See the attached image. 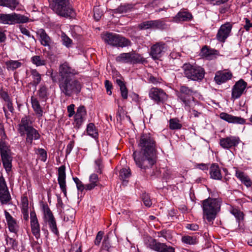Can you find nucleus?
<instances>
[{
  "label": "nucleus",
  "instance_id": "obj_1",
  "mask_svg": "<svg viewBox=\"0 0 252 252\" xmlns=\"http://www.w3.org/2000/svg\"><path fill=\"white\" fill-rule=\"evenodd\" d=\"M137 143L139 153L135 151L132 155L136 165L143 170L151 168L157 160L155 140L150 133H143Z\"/></svg>",
  "mask_w": 252,
  "mask_h": 252
},
{
  "label": "nucleus",
  "instance_id": "obj_2",
  "mask_svg": "<svg viewBox=\"0 0 252 252\" xmlns=\"http://www.w3.org/2000/svg\"><path fill=\"white\" fill-rule=\"evenodd\" d=\"M59 73V86L61 94L69 97L81 92L83 85L74 77L78 72L70 67L68 63L65 62L61 64Z\"/></svg>",
  "mask_w": 252,
  "mask_h": 252
},
{
  "label": "nucleus",
  "instance_id": "obj_3",
  "mask_svg": "<svg viewBox=\"0 0 252 252\" xmlns=\"http://www.w3.org/2000/svg\"><path fill=\"white\" fill-rule=\"evenodd\" d=\"M32 121L29 116L23 117L17 125V131L21 136H26V142L32 145L33 140H38L40 135L32 126Z\"/></svg>",
  "mask_w": 252,
  "mask_h": 252
},
{
  "label": "nucleus",
  "instance_id": "obj_4",
  "mask_svg": "<svg viewBox=\"0 0 252 252\" xmlns=\"http://www.w3.org/2000/svg\"><path fill=\"white\" fill-rule=\"evenodd\" d=\"M50 6L58 15L68 18L74 15V10L69 0H49Z\"/></svg>",
  "mask_w": 252,
  "mask_h": 252
},
{
  "label": "nucleus",
  "instance_id": "obj_5",
  "mask_svg": "<svg viewBox=\"0 0 252 252\" xmlns=\"http://www.w3.org/2000/svg\"><path fill=\"white\" fill-rule=\"evenodd\" d=\"M220 202L216 198L209 197L202 202L203 218L211 222L215 220L217 213L220 211Z\"/></svg>",
  "mask_w": 252,
  "mask_h": 252
},
{
  "label": "nucleus",
  "instance_id": "obj_6",
  "mask_svg": "<svg viewBox=\"0 0 252 252\" xmlns=\"http://www.w3.org/2000/svg\"><path fill=\"white\" fill-rule=\"evenodd\" d=\"M102 38L108 45L117 48H124L131 45V41L126 37L115 33L106 32Z\"/></svg>",
  "mask_w": 252,
  "mask_h": 252
},
{
  "label": "nucleus",
  "instance_id": "obj_7",
  "mask_svg": "<svg viewBox=\"0 0 252 252\" xmlns=\"http://www.w3.org/2000/svg\"><path fill=\"white\" fill-rule=\"evenodd\" d=\"M0 155L3 166L8 173L12 169L13 157L10 146L2 139H0Z\"/></svg>",
  "mask_w": 252,
  "mask_h": 252
},
{
  "label": "nucleus",
  "instance_id": "obj_8",
  "mask_svg": "<svg viewBox=\"0 0 252 252\" xmlns=\"http://www.w3.org/2000/svg\"><path fill=\"white\" fill-rule=\"evenodd\" d=\"M185 76L193 81H201L204 76L205 71L200 66H194L189 63H185L182 66Z\"/></svg>",
  "mask_w": 252,
  "mask_h": 252
},
{
  "label": "nucleus",
  "instance_id": "obj_9",
  "mask_svg": "<svg viewBox=\"0 0 252 252\" xmlns=\"http://www.w3.org/2000/svg\"><path fill=\"white\" fill-rule=\"evenodd\" d=\"M116 61L124 63H144L146 60L141 55L135 52L123 53L116 58Z\"/></svg>",
  "mask_w": 252,
  "mask_h": 252
},
{
  "label": "nucleus",
  "instance_id": "obj_10",
  "mask_svg": "<svg viewBox=\"0 0 252 252\" xmlns=\"http://www.w3.org/2000/svg\"><path fill=\"white\" fill-rule=\"evenodd\" d=\"M29 21V18L26 16L13 13L11 14L0 13V23L4 25H14L26 23Z\"/></svg>",
  "mask_w": 252,
  "mask_h": 252
},
{
  "label": "nucleus",
  "instance_id": "obj_11",
  "mask_svg": "<svg viewBox=\"0 0 252 252\" xmlns=\"http://www.w3.org/2000/svg\"><path fill=\"white\" fill-rule=\"evenodd\" d=\"M41 207L43 213L44 221L48 224L51 231L58 236L59 232L57 226L56 219L51 210L47 203L42 204Z\"/></svg>",
  "mask_w": 252,
  "mask_h": 252
},
{
  "label": "nucleus",
  "instance_id": "obj_12",
  "mask_svg": "<svg viewBox=\"0 0 252 252\" xmlns=\"http://www.w3.org/2000/svg\"><path fill=\"white\" fill-rule=\"evenodd\" d=\"M193 94V90L185 85L181 86L176 93L178 98L185 104V109L189 107Z\"/></svg>",
  "mask_w": 252,
  "mask_h": 252
},
{
  "label": "nucleus",
  "instance_id": "obj_13",
  "mask_svg": "<svg viewBox=\"0 0 252 252\" xmlns=\"http://www.w3.org/2000/svg\"><path fill=\"white\" fill-rule=\"evenodd\" d=\"M11 200L6 182L2 174L0 173V202L1 204H7Z\"/></svg>",
  "mask_w": 252,
  "mask_h": 252
},
{
  "label": "nucleus",
  "instance_id": "obj_14",
  "mask_svg": "<svg viewBox=\"0 0 252 252\" xmlns=\"http://www.w3.org/2000/svg\"><path fill=\"white\" fill-rule=\"evenodd\" d=\"M149 97L157 104L163 103L167 98L168 95L161 89L152 88L149 92Z\"/></svg>",
  "mask_w": 252,
  "mask_h": 252
},
{
  "label": "nucleus",
  "instance_id": "obj_15",
  "mask_svg": "<svg viewBox=\"0 0 252 252\" xmlns=\"http://www.w3.org/2000/svg\"><path fill=\"white\" fill-rule=\"evenodd\" d=\"M167 50V46L165 43L162 42H157L151 46L150 55L154 60H158Z\"/></svg>",
  "mask_w": 252,
  "mask_h": 252
},
{
  "label": "nucleus",
  "instance_id": "obj_16",
  "mask_svg": "<svg viewBox=\"0 0 252 252\" xmlns=\"http://www.w3.org/2000/svg\"><path fill=\"white\" fill-rule=\"evenodd\" d=\"M232 28V24L229 22L222 25L218 31L216 39L220 42H224L230 35Z\"/></svg>",
  "mask_w": 252,
  "mask_h": 252
},
{
  "label": "nucleus",
  "instance_id": "obj_17",
  "mask_svg": "<svg viewBox=\"0 0 252 252\" xmlns=\"http://www.w3.org/2000/svg\"><path fill=\"white\" fill-rule=\"evenodd\" d=\"M247 86V83L243 80L241 79L237 81L232 88V100H235L241 97L244 93Z\"/></svg>",
  "mask_w": 252,
  "mask_h": 252
},
{
  "label": "nucleus",
  "instance_id": "obj_18",
  "mask_svg": "<svg viewBox=\"0 0 252 252\" xmlns=\"http://www.w3.org/2000/svg\"><path fill=\"white\" fill-rule=\"evenodd\" d=\"M239 137L236 136H229L225 138H221L220 140V145L224 149H229L232 147H236L240 142Z\"/></svg>",
  "mask_w": 252,
  "mask_h": 252
},
{
  "label": "nucleus",
  "instance_id": "obj_19",
  "mask_svg": "<svg viewBox=\"0 0 252 252\" xmlns=\"http://www.w3.org/2000/svg\"><path fill=\"white\" fill-rule=\"evenodd\" d=\"M30 225L31 231L36 239L40 237V229L38 220L34 211L30 213Z\"/></svg>",
  "mask_w": 252,
  "mask_h": 252
},
{
  "label": "nucleus",
  "instance_id": "obj_20",
  "mask_svg": "<svg viewBox=\"0 0 252 252\" xmlns=\"http://www.w3.org/2000/svg\"><path fill=\"white\" fill-rule=\"evenodd\" d=\"M165 23L160 20L147 21L139 25V28L141 30L148 29H163L165 28Z\"/></svg>",
  "mask_w": 252,
  "mask_h": 252
},
{
  "label": "nucleus",
  "instance_id": "obj_21",
  "mask_svg": "<svg viewBox=\"0 0 252 252\" xmlns=\"http://www.w3.org/2000/svg\"><path fill=\"white\" fill-rule=\"evenodd\" d=\"M65 167L64 165L61 166L58 169V181L61 190L65 196H66Z\"/></svg>",
  "mask_w": 252,
  "mask_h": 252
},
{
  "label": "nucleus",
  "instance_id": "obj_22",
  "mask_svg": "<svg viewBox=\"0 0 252 252\" xmlns=\"http://www.w3.org/2000/svg\"><path fill=\"white\" fill-rule=\"evenodd\" d=\"M86 115V110L84 106H80L77 108L74 116V124L76 127L78 128L80 127L85 120Z\"/></svg>",
  "mask_w": 252,
  "mask_h": 252
},
{
  "label": "nucleus",
  "instance_id": "obj_23",
  "mask_svg": "<svg viewBox=\"0 0 252 252\" xmlns=\"http://www.w3.org/2000/svg\"><path fill=\"white\" fill-rule=\"evenodd\" d=\"M4 215L9 231L10 232L17 234L19 229L17 220L6 210L4 211Z\"/></svg>",
  "mask_w": 252,
  "mask_h": 252
},
{
  "label": "nucleus",
  "instance_id": "obj_24",
  "mask_svg": "<svg viewBox=\"0 0 252 252\" xmlns=\"http://www.w3.org/2000/svg\"><path fill=\"white\" fill-rule=\"evenodd\" d=\"M220 118L229 123L243 125L246 123V120L240 117L234 116L232 115L222 112L220 115Z\"/></svg>",
  "mask_w": 252,
  "mask_h": 252
},
{
  "label": "nucleus",
  "instance_id": "obj_25",
  "mask_svg": "<svg viewBox=\"0 0 252 252\" xmlns=\"http://www.w3.org/2000/svg\"><path fill=\"white\" fill-rule=\"evenodd\" d=\"M232 77L230 71H219L216 72L214 80L217 84L220 85L230 80Z\"/></svg>",
  "mask_w": 252,
  "mask_h": 252
},
{
  "label": "nucleus",
  "instance_id": "obj_26",
  "mask_svg": "<svg viewBox=\"0 0 252 252\" xmlns=\"http://www.w3.org/2000/svg\"><path fill=\"white\" fill-rule=\"evenodd\" d=\"M192 18L191 13L185 9H182L173 17V21L177 23L188 22L191 21Z\"/></svg>",
  "mask_w": 252,
  "mask_h": 252
},
{
  "label": "nucleus",
  "instance_id": "obj_27",
  "mask_svg": "<svg viewBox=\"0 0 252 252\" xmlns=\"http://www.w3.org/2000/svg\"><path fill=\"white\" fill-rule=\"evenodd\" d=\"M37 33L40 37L39 40L41 44L44 46H47L50 48L52 40L45 30L42 29H40L38 31Z\"/></svg>",
  "mask_w": 252,
  "mask_h": 252
},
{
  "label": "nucleus",
  "instance_id": "obj_28",
  "mask_svg": "<svg viewBox=\"0 0 252 252\" xmlns=\"http://www.w3.org/2000/svg\"><path fill=\"white\" fill-rule=\"evenodd\" d=\"M210 175L212 179L214 180H221L222 175L219 166L217 163H213L210 167Z\"/></svg>",
  "mask_w": 252,
  "mask_h": 252
},
{
  "label": "nucleus",
  "instance_id": "obj_29",
  "mask_svg": "<svg viewBox=\"0 0 252 252\" xmlns=\"http://www.w3.org/2000/svg\"><path fill=\"white\" fill-rule=\"evenodd\" d=\"M235 176L247 187H250L252 186V182L250 178L244 172L237 169L235 172Z\"/></svg>",
  "mask_w": 252,
  "mask_h": 252
},
{
  "label": "nucleus",
  "instance_id": "obj_30",
  "mask_svg": "<svg viewBox=\"0 0 252 252\" xmlns=\"http://www.w3.org/2000/svg\"><path fill=\"white\" fill-rule=\"evenodd\" d=\"M90 183L86 185V190H91L98 185V177L95 174H92L89 177Z\"/></svg>",
  "mask_w": 252,
  "mask_h": 252
},
{
  "label": "nucleus",
  "instance_id": "obj_31",
  "mask_svg": "<svg viewBox=\"0 0 252 252\" xmlns=\"http://www.w3.org/2000/svg\"><path fill=\"white\" fill-rule=\"evenodd\" d=\"M31 102L32 107L37 116L38 117H42L43 115V110L40 105L38 100L33 96H32Z\"/></svg>",
  "mask_w": 252,
  "mask_h": 252
},
{
  "label": "nucleus",
  "instance_id": "obj_32",
  "mask_svg": "<svg viewBox=\"0 0 252 252\" xmlns=\"http://www.w3.org/2000/svg\"><path fill=\"white\" fill-rule=\"evenodd\" d=\"M18 4V0H0V6L6 7L11 10H15Z\"/></svg>",
  "mask_w": 252,
  "mask_h": 252
},
{
  "label": "nucleus",
  "instance_id": "obj_33",
  "mask_svg": "<svg viewBox=\"0 0 252 252\" xmlns=\"http://www.w3.org/2000/svg\"><path fill=\"white\" fill-rule=\"evenodd\" d=\"M31 76L32 79V85L35 87L37 86L41 80V74L35 69H32L30 70Z\"/></svg>",
  "mask_w": 252,
  "mask_h": 252
},
{
  "label": "nucleus",
  "instance_id": "obj_34",
  "mask_svg": "<svg viewBox=\"0 0 252 252\" xmlns=\"http://www.w3.org/2000/svg\"><path fill=\"white\" fill-rule=\"evenodd\" d=\"M4 236L6 241V245L8 246V248L13 250H17L18 247V242L16 240L9 237L6 232L4 234Z\"/></svg>",
  "mask_w": 252,
  "mask_h": 252
},
{
  "label": "nucleus",
  "instance_id": "obj_35",
  "mask_svg": "<svg viewBox=\"0 0 252 252\" xmlns=\"http://www.w3.org/2000/svg\"><path fill=\"white\" fill-rule=\"evenodd\" d=\"M22 64V63L19 61L10 60L5 63L7 70L12 71H14L20 67Z\"/></svg>",
  "mask_w": 252,
  "mask_h": 252
},
{
  "label": "nucleus",
  "instance_id": "obj_36",
  "mask_svg": "<svg viewBox=\"0 0 252 252\" xmlns=\"http://www.w3.org/2000/svg\"><path fill=\"white\" fill-rule=\"evenodd\" d=\"M87 132L90 136L94 138H97L98 134L97 130L93 123H89L87 127Z\"/></svg>",
  "mask_w": 252,
  "mask_h": 252
},
{
  "label": "nucleus",
  "instance_id": "obj_37",
  "mask_svg": "<svg viewBox=\"0 0 252 252\" xmlns=\"http://www.w3.org/2000/svg\"><path fill=\"white\" fill-rule=\"evenodd\" d=\"M31 62L36 66L45 65L46 64V61L40 56H34L31 58Z\"/></svg>",
  "mask_w": 252,
  "mask_h": 252
},
{
  "label": "nucleus",
  "instance_id": "obj_38",
  "mask_svg": "<svg viewBox=\"0 0 252 252\" xmlns=\"http://www.w3.org/2000/svg\"><path fill=\"white\" fill-rule=\"evenodd\" d=\"M131 8H132V6L130 4L121 5L117 8L112 10V12L113 13H126Z\"/></svg>",
  "mask_w": 252,
  "mask_h": 252
},
{
  "label": "nucleus",
  "instance_id": "obj_39",
  "mask_svg": "<svg viewBox=\"0 0 252 252\" xmlns=\"http://www.w3.org/2000/svg\"><path fill=\"white\" fill-rule=\"evenodd\" d=\"M230 213L235 216L237 220L239 222L244 219V213L240 210L233 208L230 210Z\"/></svg>",
  "mask_w": 252,
  "mask_h": 252
},
{
  "label": "nucleus",
  "instance_id": "obj_40",
  "mask_svg": "<svg viewBox=\"0 0 252 252\" xmlns=\"http://www.w3.org/2000/svg\"><path fill=\"white\" fill-rule=\"evenodd\" d=\"M182 127L180 123L179 120L177 119H171L169 121V127L171 129H179Z\"/></svg>",
  "mask_w": 252,
  "mask_h": 252
},
{
  "label": "nucleus",
  "instance_id": "obj_41",
  "mask_svg": "<svg viewBox=\"0 0 252 252\" xmlns=\"http://www.w3.org/2000/svg\"><path fill=\"white\" fill-rule=\"evenodd\" d=\"M182 242L188 245H194L196 244V239L194 237L185 235L182 237Z\"/></svg>",
  "mask_w": 252,
  "mask_h": 252
},
{
  "label": "nucleus",
  "instance_id": "obj_42",
  "mask_svg": "<svg viewBox=\"0 0 252 252\" xmlns=\"http://www.w3.org/2000/svg\"><path fill=\"white\" fill-rule=\"evenodd\" d=\"M61 38L63 44L66 47H69L72 44V40L68 37L65 33L63 32H62Z\"/></svg>",
  "mask_w": 252,
  "mask_h": 252
},
{
  "label": "nucleus",
  "instance_id": "obj_43",
  "mask_svg": "<svg viewBox=\"0 0 252 252\" xmlns=\"http://www.w3.org/2000/svg\"><path fill=\"white\" fill-rule=\"evenodd\" d=\"M131 176L129 168H123L120 171V178L123 181H126Z\"/></svg>",
  "mask_w": 252,
  "mask_h": 252
},
{
  "label": "nucleus",
  "instance_id": "obj_44",
  "mask_svg": "<svg viewBox=\"0 0 252 252\" xmlns=\"http://www.w3.org/2000/svg\"><path fill=\"white\" fill-rule=\"evenodd\" d=\"M40 98L46 100L48 97V89L44 85H41L38 91Z\"/></svg>",
  "mask_w": 252,
  "mask_h": 252
},
{
  "label": "nucleus",
  "instance_id": "obj_45",
  "mask_svg": "<svg viewBox=\"0 0 252 252\" xmlns=\"http://www.w3.org/2000/svg\"><path fill=\"white\" fill-rule=\"evenodd\" d=\"M142 199L144 204L147 207H150L152 204L150 197L148 194L143 193L142 195Z\"/></svg>",
  "mask_w": 252,
  "mask_h": 252
},
{
  "label": "nucleus",
  "instance_id": "obj_46",
  "mask_svg": "<svg viewBox=\"0 0 252 252\" xmlns=\"http://www.w3.org/2000/svg\"><path fill=\"white\" fill-rule=\"evenodd\" d=\"M111 248V246L109 241L108 236H106L104 237V240L103 241L101 248L103 250H106L107 252H110Z\"/></svg>",
  "mask_w": 252,
  "mask_h": 252
},
{
  "label": "nucleus",
  "instance_id": "obj_47",
  "mask_svg": "<svg viewBox=\"0 0 252 252\" xmlns=\"http://www.w3.org/2000/svg\"><path fill=\"white\" fill-rule=\"evenodd\" d=\"M36 153L39 155L41 160L44 162L46 160L47 157V152L44 149L42 148H39L37 149Z\"/></svg>",
  "mask_w": 252,
  "mask_h": 252
},
{
  "label": "nucleus",
  "instance_id": "obj_48",
  "mask_svg": "<svg viewBox=\"0 0 252 252\" xmlns=\"http://www.w3.org/2000/svg\"><path fill=\"white\" fill-rule=\"evenodd\" d=\"M157 241L152 237H148L145 240V244L147 247L153 250L155 245H156Z\"/></svg>",
  "mask_w": 252,
  "mask_h": 252
},
{
  "label": "nucleus",
  "instance_id": "obj_49",
  "mask_svg": "<svg viewBox=\"0 0 252 252\" xmlns=\"http://www.w3.org/2000/svg\"><path fill=\"white\" fill-rule=\"evenodd\" d=\"M73 180L76 184L78 190L82 192L84 189H86V185H84L78 178L77 177L73 178Z\"/></svg>",
  "mask_w": 252,
  "mask_h": 252
},
{
  "label": "nucleus",
  "instance_id": "obj_50",
  "mask_svg": "<svg viewBox=\"0 0 252 252\" xmlns=\"http://www.w3.org/2000/svg\"><path fill=\"white\" fill-rule=\"evenodd\" d=\"M201 54L202 56L205 57H209L212 55V51L210 50L207 46H204L201 50Z\"/></svg>",
  "mask_w": 252,
  "mask_h": 252
},
{
  "label": "nucleus",
  "instance_id": "obj_51",
  "mask_svg": "<svg viewBox=\"0 0 252 252\" xmlns=\"http://www.w3.org/2000/svg\"><path fill=\"white\" fill-rule=\"evenodd\" d=\"M158 237H162L166 240L171 238L170 232L169 230H163L158 233Z\"/></svg>",
  "mask_w": 252,
  "mask_h": 252
},
{
  "label": "nucleus",
  "instance_id": "obj_52",
  "mask_svg": "<svg viewBox=\"0 0 252 252\" xmlns=\"http://www.w3.org/2000/svg\"><path fill=\"white\" fill-rule=\"evenodd\" d=\"M95 164L96 165L95 169L97 172L101 173L102 168H103L101 159L100 158L96 159L95 161Z\"/></svg>",
  "mask_w": 252,
  "mask_h": 252
},
{
  "label": "nucleus",
  "instance_id": "obj_53",
  "mask_svg": "<svg viewBox=\"0 0 252 252\" xmlns=\"http://www.w3.org/2000/svg\"><path fill=\"white\" fill-rule=\"evenodd\" d=\"M245 24L244 25V29L248 32L250 31L251 29L252 28V22L247 18H245L244 19Z\"/></svg>",
  "mask_w": 252,
  "mask_h": 252
},
{
  "label": "nucleus",
  "instance_id": "obj_54",
  "mask_svg": "<svg viewBox=\"0 0 252 252\" xmlns=\"http://www.w3.org/2000/svg\"><path fill=\"white\" fill-rule=\"evenodd\" d=\"M94 18L96 21H97L100 19V18L102 15V12L101 11H99L98 7L94 8Z\"/></svg>",
  "mask_w": 252,
  "mask_h": 252
},
{
  "label": "nucleus",
  "instance_id": "obj_55",
  "mask_svg": "<svg viewBox=\"0 0 252 252\" xmlns=\"http://www.w3.org/2000/svg\"><path fill=\"white\" fill-rule=\"evenodd\" d=\"M103 232L100 231H99L96 236L95 241H94V244L95 245L98 246L99 245L102 239L103 235Z\"/></svg>",
  "mask_w": 252,
  "mask_h": 252
},
{
  "label": "nucleus",
  "instance_id": "obj_56",
  "mask_svg": "<svg viewBox=\"0 0 252 252\" xmlns=\"http://www.w3.org/2000/svg\"><path fill=\"white\" fill-rule=\"evenodd\" d=\"M164 244L165 243H160L157 241L156 245H155L153 250L158 252H161L163 247H164Z\"/></svg>",
  "mask_w": 252,
  "mask_h": 252
},
{
  "label": "nucleus",
  "instance_id": "obj_57",
  "mask_svg": "<svg viewBox=\"0 0 252 252\" xmlns=\"http://www.w3.org/2000/svg\"><path fill=\"white\" fill-rule=\"evenodd\" d=\"M74 145V142L73 141H71L67 145L66 148L65 149L66 155H69L71 151L72 150Z\"/></svg>",
  "mask_w": 252,
  "mask_h": 252
},
{
  "label": "nucleus",
  "instance_id": "obj_58",
  "mask_svg": "<svg viewBox=\"0 0 252 252\" xmlns=\"http://www.w3.org/2000/svg\"><path fill=\"white\" fill-rule=\"evenodd\" d=\"M105 87L106 88L107 94L109 95H111L112 94V92H111V89L112 88V84L108 80H105Z\"/></svg>",
  "mask_w": 252,
  "mask_h": 252
},
{
  "label": "nucleus",
  "instance_id": "obj_59",
  "mask_svg": "<svg viewBox=\"0 0 252 252\" xmlns=\"http://www.w3.org/2000/svg\"><path fill=\"white\" fill-rule=\"evenodd\" d=\"M74 107L75 105L73 104H71L67 106V109L69 117H71L74 114Z\"/></svg>",
  "mask_w": 252,
  "mask_h": 252
},
{
  "label": "nucleus",
  "instance_id": "obj_60",
  "mask_svg": "<svg viewBox=\"0 0 252 252\" xmlns=\"http://www.w3.org/2000/svg\"><path fill=\"white\" fill-rule=\"evenodd\" d=\"M186 228L192 231H196L199 229V226L195 223L187 224Z\"/></svg>",
  "mask_w": 252,
  "mask_h": 252
},
{
  "label": "nucleus",
  "instance_id": "obj_61",
  "mask_svg": "<svg viewBox=\"0 0 252 252\" xmlns=\"http://www.w3.org/2000/svg\"><path fill=\"white\" fill-rule=\"evenodd\" d=\"M121 91V96L123 97V99H126L127 98L128 96V91L126 89V87H122V88H120Z\"/></svg>",
  "mask_w": 252,
  "mask_h": 252
},
{
  "label": "nucleus",
  "instance_id": "obj_62",
  "mask_svg": "<svg viewBox=\"0 0 252 252\" xmlns=\"http://www.w3.org/2000/svg\"><path fill=\"white\" fill-rule=\"evenodd\" d=\"M229 0H208L209 2L213 5H220L224 3Z\"/></svg>",
  "mask_w": 252,
  "mask_h": 252
},
{
  "label": "nucleus",
  "instance_id": "obj_63",
  "mask_svg": "<svg viewBox=\"0 0 252 252\" xmlns=\"http://www.w3.org/2000/svg\"><path fill=\"white\" fill-rule=\"evenodd\" d=\"M21 32L24 35L27 36L29 37H32L34 38L33 36L31 35L30 34V32L28 30H27L26 28L20 27V28Z\"/></svg>",
  "mask_w": 252,
  "mask_h": 252
},
{
  "label": "nucleus",
  "instance_id": "obj_64",
  "mask_svg": "<svg viewBox=\"0 0 252 252\" xmlns=\"http://www.w3.org/2000/svg\"><path fill=\"white\" fill-rule=\"evenodd\" d=\"M161 252H175V249L171 246H167L165 244Z\"/></svg>",
  "mask_w": 252,
  "mask_h": 252
}]
</instances>
